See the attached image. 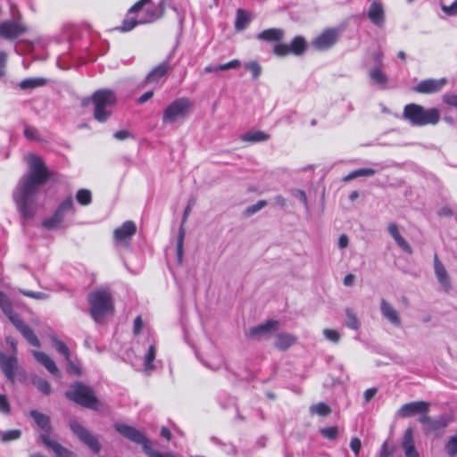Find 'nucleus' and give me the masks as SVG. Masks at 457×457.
Listing matches in <instances>:
<instances>
[{"mask_svg":"<svg viewBox=\"0 0 457 457\" xmlns=\"http://www.w3.org/2000/svg\"><path fill=\"white\" fill-rule=\"evenodd\" d=\"M28 162L29 170L20 179L13 192V199L25 219L33 217L37 194L50 177L48 169L40 157L31 154L29 156Z\"/></svg>","mask_w":457,"mask_h":457,"instance_id":"1","label":"nucleus"},{"mask_svg":"<svg viewBox=\"0 0 457 457\" xmlns=\"http://www.w3.org/2000/svg\"><path fill=\"white\" fill-rule=\"evenodd\" d=\"M403 117L412 126L436 125L440 119V112L436 108L425 109L417 104L404 106Z\"/></svg>","mask_w":457,"mask_h":457,"instance_id":"2","label":"nucleus"},{"mask_svg":"<svg viewBox=\"0 0 457 457\" xmlns=\"http://www.w3.org/2000/svg\"><path fill=\"white\" fill-rule=\"evenodd\" d=\"M88 101L94 105V118L104 122L111 117L117 100L112 90L104 88L96 90Z\"/></svg>","mask_w":457,"mask_h":457,"instance_id":"3","label":"nucleus"},{"mask_svg":"<svg viewBox=\"0 0 457 457\" xmlns=\"http://www.w3.org/2000/svg\"><path fill=\"white\" fill-rule=\"evenodd\" d=\"M89 311L92 318L99 322L102 319L112 313L114 307L111 293L104 288L96 289L88 295Z\"/></svg>","mask_w":457,"mask_h":457,"instance_id":"4","label":"nucleus"},{"mask_svg":"<svg viewBox=\"0 0 457 457\" xmlns=\"http://www.w3.org/2000/svg\"><path fill=\"white\" fill-rule=\"evenodd\" d=\"M65 395L70 400L83 407L93 410L97 409L98 400L96 397L93 389L82 383L77 382L72 384L71 390L67 391Z\"/></svg>","mask_w":457,"mask_h":457,"instance_id":"5","label":"nucleus"},{"mask_svg":"<svg viewBox=\"0 0 457 457\" xmlns=\"http://www.w3.org/2000/svg\"><path fill=\"white\" fill-rule=\"evenodd\" d=\"M192 108L191 101L187 97H180L171 102L163 111L162 122L173 124L185 120Z\"/></svg>","mask_w":457,"mask_h":457,"instance_id":"6","label":"nucleus"},{"mask_svg":"<svg viewBox=\"0 0 457 457\" xmlns=\"http://www.w3.org/2000/svg\"><path fill=\"white\" fill-rule=\"evenodd\" d=\"M70 428L92 452L95 453H98L100 452L101 445L98 438L87 428L73 420H70Z\"/></svg>","mask_w":457,"mask_h":457,"instance_id":"7","label":"nucleus"},{"mask_svg":"<svg viewBox=\"0 0 457 457\" xmlns=\"http://www.w3.org/2000/svg\"><path fill=\"white\" fill-rule=\"evenodd\" d=\"M74 212V205L71 197L66 198L58 207L54 214L44 221V226L46 228H57L64 220V216L68 212Z\"/></svg>","mask_w":457,"mask_h":457,"instance_id":"8","label":"nucleus"},{"mask_svg":"<svg viewBox=\"0 0 457 457\" xmlns=\"http://www.w3.org/2000/svg\"><path fill=\"white\" fill-rule=\"evenodd\" d=\"M306 48V42L301 36L295 37L290 45L277 44L274 46V54L278 56H285L290 53L299 55L302 54Z\"/></svg>","mask_w":457,"mask_h":457,"instance_id":"9","label":"nucleus"},{"mask_svg":"<svg viewBox=\"0 0 457 457\" xmlns=\"http://www.w3.org/2000/svg\"><path fill=\"white\" fill-rule=\"evenodd\" d=\"M419 421L424 425L423 430L426 434L438 433L444 430L449 424V419L442 415L436 419H432L427 414L421 415Z\"/></svg>","mask_w":457,"mask_h":457,"instance_id":"10","label":"nucleus"},{"mask_svg":"<svg viewBox=\"0 0 457 457\" xmlns=\"http://www.w3.org/2000/svg\"><path fill=\"white\" fill-rule=\"evenodd\" d=\"M0 366L6 378L11 382H15V378L20 371L18 359L15 355L6 356L0 352Z\"/></svg>","mask_w":457,"mask_h":457,"instance_id":"11","label":"nucleus"},{"mask_svg":"<svg viewBox=\"0 0 457 457\" xmlns=\"http://www.w3.org/2000/svg\"><path fill=\"white\" fill-rule=\"evenodd\" d=\"M137 226L133 221L128 220L120 227L117 228L113 232V237L116 244L128 246L130 238L136 234Z\"/></svg>","mask_w":457,"mask_h":457,"instance_id":"12","label":"nucleus"},{"mask_svg":"<svg viewBox=\"0 0 457 457\" xmlns=\"http://www.w3.org/2000/svg\"><path fill=\"white\" fill-rule=\"evenodd\" d=\"M430 403L425 401L411 402L403 404L398 411L397 415L401 418H409L416 414L424 415L429 411Z\"/></svg>","mask_w":457,"mask_h":457,"instance_id":"13","label":"nucleus"},{"mask_svg":"<svg viewBox=\"0 0 457 457\" xmlns=\"http://www.w3.org/2000/svg\"><path fill=\"white\" fill-rule=\"evenodd\" d=\"M26 30V27L18 21H7L0 24V37L5 39H14Z\"/></svg>","mask_w":457,"mask_h":457,"instance_id":"14","label":"nucleus"},{"mask_svg":"<svg viewBox=\"0 0 457 457\" xmlns=\"http://www.w3.org/2000/svg\"><path fill=\"white\" fill-rule=\"evenodd\" d=\"M447 80L445 78L442 79H428L421 80L414 87V91L420 94H434L441 91L446 85Z\"/></svg>","mask_w":457,"mask_h":457,"instance_id":"15","label":"nucleus"},{"mask_svg":"<svg viewBox=\"0 0 457 457\" xmlns=\"http://www.w3.org/2000/svg\"><path fill=\"white\" fill-rule=\"evenodd\" d=\"M337 31L333 29L325 30L323 33L319 35L313 41L312 46L317 50H326L331 47L337 40Z\"/></svg>","mask_w":457,"mask_h":457,"instance_id":"16","label":"nucleus"},{"mask_svg":"<svg viewBox=\"0 0 457 457\" xmlns=\"http://www.w3.org/2000/svg\"><path fill=\"white\" fill-rule=\"evenodd\" d=\"M434 271L441 287L445 292H449L452 288L450 277L436 253L434 255Z\"/></svg>","mask_w":457,"mask_h":457,"instance_id":"17","label":"nucleus"},{"mask_svg":"<svg viewBox=\"0 0 457 457\" xmlns=\"http://www.w3.org/2000/svg\"><path fill=\"white\" fill-rule=\"evenodd\" d=\"M39 439L47 448L54 453L55 457H75L74 453L62 446L47 434H41Z\"/></svg>","mask_w":457,"mask_h":457,"instance_id":"18","label":"nucleus"},{"mask_svg":"<svg viewBox=\"0 0 457 457\" xmlns=\"http://www.w3.org/2000/svg\"><path fill=\"white\" fill-rule=\"evenodd\" d=\"M380 312L382 316L393 326L401 327L402 320L397 310L385 299L380 301Z\"/></svg>","mask_w":457,"mask_h":457,"instance_id":"19","label":"nucleus"},{"mask_svg":"<svg viewBox=\"0 0 457 457\" xmlns=\"http://www.w3.org/2000/svg\"><path fill=\"white\" fill-rule=\"evenodd\" d=\"M278 322L277 320H267L265 323L259 326L251 328L246 335L247 337L254 339H260L262 337L270 334L278 328Z\"/></svg>","mask_w":457,"mask_h":457,"instance_id":"20","label":"nucleus"},{"mask_svg":"<svg viewBox=\"0 0 457 457\" xmlns=\"http://www.w3.org/2000/svg\"><path fill=\"white\" fill-rule=\"evenodd\" d=\"M402 447L406 457H420V453L415 448L412 428H408L405 430L402 439Z\"/></svg>","mask_w":457,"mask_h":457,"instance_id":"21","label":"nucleus"},{"mask_svg":"<svg viewBox=\"0 0 457 457\" xmlns=\"http://www.w3.org/2000/svg\"><path fill=\"white\" fill-rule=\"evenodd\" d=\"M368 18L373 24L382 27L385 23V12L379 1H373L368 10Z\"/></svg>","mask_w":457,"mask_h":457,"instance_id":"22","label":"nucleus"},{"mask_svg":"<svg viewBox=\"0 0 457 457\" xmlns=\"http://www.w3.org/2000/svg\"><path fill=\"white\" fill-rule=\"evenodd\" d=\"M32 354L37 361L43 365L52 375L55 377L61 376L55 362L48 354L38 351H32Z\"/></svg>","mask_w":457,"mask_h":457,"instance_id":"23","label":"nucleus"},{"mask_svg":"<svg viewBox=\"0 0 457 457\" xmlns=\"http://www.w3.org/2000/svg\"><path fill=\"white\" fill-rule=\"evenodd\" d=\"M192 204H188L187 206L184 210L183 218H182V223L179 227L178 239H177V256L179 262H182L183 258V244H184V238L186 235V230L184 228V223L187 220V217L189 216L191 212Z\"/></svg>","mask_w":457,"mask_h":457,"instance_id":"24","label":"nucleus"},{"mask_svg":"<svg viewBox=\"0 0 457 457\" xmlns=\"http://www.w3.org/2000/svg\"><path fill=\"white\" fill-rule=\"evenodd\" d=\"M170 66L168 61L162 62L155 66L145 77L146 83H156L169 71Z\"/></svg>","mask_w":457,"mask_h":457,"instance_id":"25","label":"nucleus"},{"mask_svg":"<svg viewBox=\"0 0 457 457\" xmlns=\"http://www.w3.org/2000/svg\"><path fill=\"white\" fill-rule=\"evenodd\" d=\"M297 337L289 333H278L275 337L274 345L281 351L288 349L290 346L296 343Z\"/></svg>","mask_w":457,"mask_h":457,"instance_id":"26","label":"nucleus"},{"mask_svg":"<svg viewBox=\"0 0 457 457\" xmlns=\"http://www.w3.org/2000/svg\"><path fill=\"white\" fill-rule=\"evenodd\" d=\"M164 12V4L163 1L160 2L159 4L155 6L148 7L145 11V16L139 20L140 23H149L156 21L160 17L162 16Z\"/></svg>","mask_w":457,"mask_h":457,"instance_id":"27","label":"nucleus"},{"mask_svg":"<svg viewBox=\"0 0 457 457\" xmlns=\"http://www.w3.org/2000/svg\"><path fill=\"white\" fill-rule=\"evenodd\" d=\"M284 37L281 29H268L258 34L257 38L267 42H278Z\"/></svg>","mask_w":457,"mask_h":457,"instance_id":"28","label":"nucleus"},{"mask_svg":"<svg viewBox=\"0 0 457 457\" xmlns=\"http://www.w3.org/2000/svg\"><path fill=\"white\" fill-rule=\"evenodd\" d=\"M38 428L48 433L51 430L50 418L37 411L32 410L29 412Z\"/></svg>","mask_w":457,"mask_h":457,"instance_id":"29","label":"nucleus"},{"mask_svg":"<svg viewBox=\"0 0 457 457\" xmlns=\"http://www.w3.org/2000/svg\"><path fill=\"white\" fill-rule=\"evenodd\" d=\"M270 136L262 130L249 131L241 136V140L250 143H258L269 140Z\"/></svg>","mask_w":457,"mask_h":457,"instance_id":"30","label":"nucleus"},{"mask_svg":"<svg viewBox=\"0 0 457 457\" xmlns=\"http://www.w3.org/2000/svg\"><path fill=\"white\" fill-rule=\"evenodd\" d=\"M46 84L44 78H29L21 81L20 87L23 90L43 87Z\"/></svg>","mask_w":457,"mask_h":457,"instance_id":"31","label":"nucleus"},{"mask_svg":"<svg viewBox=\"0 0 457 457\" xmlns=\"http://www.w3.org/2000/svg\"><path fill=\"white\" fill-rule=\"evenodd\" d=\"M376 174V170L371 168H361L355 170L346 175L343 180L347 182L359 177H371Z\"/></svg>","mask_w":457,"mask_h":457,"instance_id":"32","label":"nucleus"},{"mask_svg":"<svg viewBox=\"0 0 457 457\" xmlns=\"http://www.w3.org/2000/svg\"><path fill=\"white\" fill-rule=\"evenodd\" d=\"M156 356V349L154 345H151L144 356V370L145 371H150L154 369V365L153 363L154 360Z\"/></svg>","mask_w":457,"mask_h":457,"instance_id":"33","label":"nucleus"},{"mask_svg":"<svg viewBox=\"0 0 457 457\" xmlns=\"http://www.w3.org/2000/svg\"><path fill=\"white\" fill-rule=\"evenodd\" d=\"M369 75L371 81L375 84L385 87L387 83L386 74L379 68L372 69Z\"/></svg>","mask_w":457,"mask_h":457,"instance_id":"34","label":"nucleus"},{"mask_svg":"<svg viewBox=\"0 0 457 457\" xmlns=\"http://www.w3.org/2000/svg\"><path fill=\"white\" fill-rule=\"evenodd\" d=\"M19 331L31 345L36 347L40 346V342L38 338L34 334L33 330L27 324H25Z\"/></svg>","mask_w":457,"mask_h":457,"instance_id":"35","label":"nucleus"},{"mask_svg":"<svg viewBox=\"0 0 457 457\" xmlns=\"http://www.w3.org/2000/svg\"><path fill=\"white\" fill-rule=\"evenodd\" d=\"M19 331L31 345L36 347L40 346V342L38 338L34 334L33 330L27 324H25Z\"/></svg>","mask_w":457,"mask_h":457,"instance_id":"36","label":"nucleus"},{"mask_svg":"<svg viewBox=\"0 0 457 457\" xmlns=\"http://www.w3.org/2000/svg\"><path fill=\"white\" fill-rule=\"evenodd\" d=\"M250 21V15L247 12L238 9L237 12V20L235 22V27L238 30H242L245 29L247 24Z\"/></svg>","mask_w":457,"mask_h":457,"instance_id":"37","label":"nucleus"},{"mask_svg":"<svg viewBox=\"0 0 457 457\" xmlns=\"http://www.w3.org/2000/svg\"><path fill=\"white\" fill-rule=\"evenodd\" d=\"M32 383L43 394L46 395L51 394V386L46 379L36 377L33 378Z\"/></svg>","mask_w":457,"mask_h":457,"instance_id":"38","label":"nucleus"},{"mask_svg":"<svg viewBox=\"0 0 457 457\" xmlns=\"http://www.w3.org/2000/svg\"><path fill=\"white\" fill-rule=\"evenodd\" d=\"M310 411L320 416H327L331 412V409L328 404L324 403H319L317 404L312 405L310 407Z\"/></svg>","mask_w":457,"mask_h":457,"instance_id":"39","label":"nucleus"},{"mask_svg":"<svg viewBox=\"0 0 457 457\" xmlns=\"http://www.w3.org/2000/svg\"><path fill=\"white\" fill-rule=\"evenodd\" d=\"M76 199L81 205H88L92 201L91 192L87 189H79L77 192Z\"/></svg>","mask_w":457,"mask_h":457,"instance_id":"40","label":"nucleus"},{"mask_svg":"<svg viewBox=\"0 0 457 457\" xmlns=\"http://www.w3.org/2000/svg\"><path fill=\"white\" fill-rule=\"evenodd\" d=\"M345 325L354 330L359 329L361 323L357 318V316L353 313V311L347 310L346 311V320Z\"/></svg>","mask_w":457,"mask_h":457,"instance_id":"41","label":"nucleus"},{"mask_svg":"<svg viewBox=\"0 0 457 457\" xmlns=\"http://www.w3.org/2000/svg\"><path fill=\"white\" fill-rule=\"evenodd\" d=\"M10 321L14 325V327L20 330L25 323L22 321V320L19 317V315L14 314L12 312V303L10 305V312H4Z\"/></svg>","mask_w":457,"mask_h":457,"instance_id":"42","label":"nucleus"},{"mask_svg":"<svg viewBox=\"0 0 457 457\" xmlns=\"http://www.w3.org/2000/svg\"><path fill=\"white\" fill-rule=\"evenodd\" d=\"M245 69H247L253 75V78L254 79H256L257 78L260 77V75L262 74V67L261 65L255 62V61H252V62H249L248 63H246L245 65Z\"/></svg>","mask_w":457,"mask_h":457,"instance_id":"43","label":"nucleus"},{"mask_svg":"<svg viewBox=\"0 0 457 457\" xmlns=\"http://www.w3.org/2000/svg\"><path fill=\"white\" fill-rule=\"evenodd\" d=\"M266 205L267 202L265 200H260L256 204L248 206L245 211V216H251L263 209Z\"/></svg>","mask_w":457,"mask_h":457,"instance_id":"44","label":"nucleus"},{"mask_svg":"<svg viewBox=\"0 0 457 457\" xmlns=\"http://www.w3.org/2000/svg\"><path fill=\"white\" fill-rule=\"evenodd\" d=\"M323 335L327 340L335 344L338 343L341 338L339 332L331 328H325L323 330Z\"/></svg>","mask_w":457,"mask_h":457,"instance_id":"45","label":"nucleus"},{"mask_svg":"<svg viewBox=\"0 0 457 457\" xmlns=\"http://www.w3.org/2000/svg\"><path fill=\"white\" fill-rule=\"evenodd\" d=\"M21 434V430L19 429L8 430L2 433L1 439L3 442H10L18 439Z\"/></svg>","mask_w":457,"mask_h":457,"instance_id":"46","label":"nucleus"},{"mask_svg":"<svg viewBox=\"0 0 457 457\" xmlns=\"http://www.w3.org/2000/svg\"><path fill=\"white\" fill-rule=\"evenodd\" d=\"M53 342L54 344L55 349L62 354L64 355L66 360H69L70 358V351L67 347V345L62 342L56 338H53Z\"/></svg>","mask_w":457,"mask_h":457,"instance_id":"47","label":"nucleus"},{"mask_svg":"<svg viewBox=\"0 0 457 457\" xmlns=\"http://www.w3.org/2000/svg\"><path fill=\"white\" fill-rule=\"evenodd\" d=\"M137 24H141L139 22V20L137 21L135 19H125L123 21V23L121 25V27L119 29L121 31H124V32H127V31H130L131 29H133Z\"/></svg>","mask_w":457,"mask_h":457,"instance_id":"48","label":"nucleus"},{"mask_svg":"<svg viewBox=\"0 0 457 457\" xmlns=\"http://www.w3.org/2000/svg\"><path fill=\"white\" fill-rule=\"evenodd\" d=\"M12 301L10 298L2 291H0V308L3 312H10V305Z\"/></svg>","mask_w":457,"mask_h":457,"instance_id":"49","label":"nucleus"},{"mask_svg":"<svg viewBox=\"0 0 457 457\" xmlns=\"http://www.w3.org/2000/svg\"><path fill=\"white\" fill-rule=\"evenodd\" d=\"M320 433L328 439H335L338 435V428L337 427H328L322 428Z\"/></svg>","mask_w":457,"mask_h":457,"instance_id":"50","label":"nucleus"},{"mask_svg":"<svg viewBox=\"0 0 457 457\" xmlns=\"http://www.w3.org/2000/svg\"><path fill=\"white\" fill-rule=\"evenodd\" d=\"M394 240L395 241L397 245L401 249H403L404 252H406L408 253H412L411 247L410 246V245L407 243V241L401 235L396 237L395 238H394Z\"/></svg>","mask_w":457,"mask_h":457,"instance_id":"51","label":"nucleus"},{"mask_svg":"<svg viewBox=\"0 0 457 457\" xmlns=\"http://www.w3.org/2000/svg\"><path fill=\"white\" fill-rule=\"evenodd\" d=\"M394 240L395 241L397 245L401 249H403L404 252H406L408 253H412L411 247L410 246V245L407 243V241L401 235L396 237L395 238H394Z\"/></svg>","mask_w":457,"mask_h":457,"instance_id":"52","label":"nucleus"},{"mask_svg":"<svg viewBox=\"0 0 457 457\" xmlns=\"http://www.w3.org/2000/svg\"><path fill=\"white\" fill-rule=\"evenodd\" d=\"M445 104L457 108V95L454 93H446L443 96Z\"/></svg>","mask_w":457,"mask_h":457,"instance_id":"53","label":"nucleus"},{"mask_svg":"<svg viewBox=\"0 0 457 457\" xmlns=\"http://www.w3.org/2000/svg\"><path fill=\"white\" fill-rule=\"evenodd\" d=\"M241 65V62L237 59L232 60L227 63L219 65L220 71H226L230 69H237Z\"/></svg>","mask_w":457,"mask_h":457,"instance_id":"54","label":"nucleus"},{"mask_svg":"<svg viewBox=\"0 0 457 457\" xmlns=\"http://www.w3.org/2000/svg\"><path fill=\"white\" fill-rule=\"evenodd\" d=\"M442 10L448 15L457 14V0H455L451 5H442Z\"/></svg>","mask_w":457,"mask_h":457,"instance_id":"55","label":"nucleus"},{"mask_svg":"<svg viewBox=\"0 0 457 457\" xmlns=\"http://www.w3.org/2000/svg\"><path fill=\"white\" fill-rule=\"evenodd\" d=\"M293 195L303 204L307 210L309 209L307 195L303 190H295Z\"/></svg>","mask_w":457,"mask_h":457,"instance_id":"56","label":"nucleus"},{"mask_svg":"<svg viewBox=\"0 0 457 457\" xmlns=\"http://www.w3.org/2000/svg\"><path fill=\"white\" fill-rule=\"evenodd\" d=\"M350 447L355 455H358L361 448V442L358 437H353L351 440Z\"/></svg>","mask_w":457,"mask_h":457,"instance_id":"57","label":"nucleus"},{"mask_svg":"<svg viewBox=\"0 0 457 457\" xmlns=\"http://www.w3.org/2000/svg\"><path fill=\"white\" fill-rule=\"evenodd\" d=\"M0 411L4 413L10 411V404L4 395H0Z\"/></svg>","mask_w":457,"mask_h":457,"instance_id":"58","label":"nucleus"},{"mask_svg":"<svg viewBox=\"0 0 457 457\" xmlns=\"http://www.w3.org/2000/svg\"><path fill=\"white\" fill-rule=\"evenodd\" d=\"M151 0H139L129 9V12H137L143 8L144 5L149 4Z\"/></svg>","mask_w":457,"mask_h":457,"instance_id":"59","label":"nucleus"},{"mask_svg":"<svg viewBox=\"0 0 457 457\" xmlns=\"http://www.w3.org/2000/svg\"><path fill=\"white\" fill-rule=\"evenodd\" d=\"M337 245L340 249H345L349 245V237L345 234H342L338 237Z\"/></svg>","mask_w":457,"mask_h":457,"instance_id":"60","label":"nucleus"},{"mask_svg":"<svg viewBox=\"0 0 457 457\" xmlns=\"http://www.w3.org/2000/svg\"><path fill=\"white\" fill-rule=\"evenodd\" d=\"M378 389L375 387L367 389L363 394L365 403H369L376 395Z\"/></svg>","mask_w":457,"mask_h":457,"instance_id":"61","label":"nucleus"},{"mask_svg":"<svg viewBox=\"0 0 457 457\" xmlns=\"http://www.w3.org/2000/svg\"><path fill=\"white\" fill-rule=\"evenodd\" d=\"M387 231L393 238H395L401 235L398 229V226L395 223H390L387 226Z\"/></svg>","mask_w":457,"mask_h":457,"instance_id":"62","label":"nucleus"},{"mask_svg":"<svg viewBox=\"0 0 457 457\" xmlns=\"http://www.w3.org/2000/svg\"><path fill=\"white\" fill-rule=\"evenodd\" d=\"M143 328V320L140 316H137L134 320V333L138 335Z\"/></svg>","mask_w":457,"mask_h":457,"instance_id":"63","label":"nucleus"},{"mask_svg":"<svg viewBox=\"0 0 457 457\" xmlns=\"http://www.w3.org/2000/svg\"><path fill=\"white\" fill-rule=\"evenodd\" d=\"M130 136L129 132L127 131V130H119V131H116L113 135V137L117 139V140H125L127 138H129Z\"/></svg>","mask_w":457,"mask_h":457,"instance_id":"64","label":"nucleus"}]
</instances>
